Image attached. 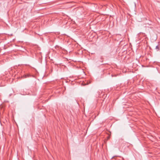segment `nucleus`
Returning <instances> with one entry per match:
<instances>
[{"label":"nucleus","instance_id":"obj_2","mask_svg":"<svg viewBox=\"0 0 160 160\" xmlns=\"http://www.w3.org/2000/svg\"><path fill=\"white\" fill-rule=\"evenodd\" d=\"M156 49H157V51H158L159 50V47L158 46H157L156 47Z\"/></svg>","mask_w":160,"mask_h":160},{"label":"nucleus","instance_id":"obj_4","mask_svg":"<svg viewBox=\"0 0 160 160\" xmlns=\"http://www.w3.org/2000/svg\"><path fill=\"white\" fill-rule=\"evenodd\" d=\"M123 139H119V141H123Z\"/></svg>","mask_w":160,"mask_h":160},{"label":"nucleus","instance_id":"obj_3","mask_svg":"<svg viewBox=\"0 0 160 160\" xmlns=\"http://www.w3.org/2000/svg\"><path fill=\"white\" fill-rule=\"evenodd\" d=\"M100 58H101L102 60L103 59V57H102V56H101V57H100Z\"/></svg>","mask_w":160,"mask_h":160},{"label":"nucleus","instance_id":"obj_1","mask_svg":"<svg viewBox=\"0 0 160 160\" xmlns=\"http://www.w3.org/2000/svg\"><path fill=\"white\" fill-rule=\"evenodd\" d=\"M31 76L29 74H26V75H24L23 76V77L24 78H28V77H30V76Z\"/></svg>","mask_w":160,"mask_h":160}]
</instances>
